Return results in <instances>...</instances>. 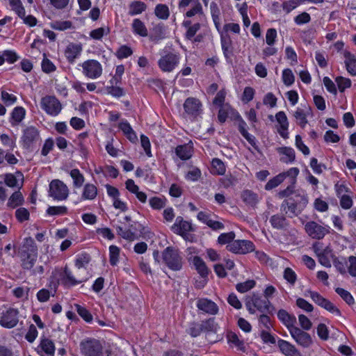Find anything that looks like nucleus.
Listing matches in <instances>:
<instances>
[{"label":"nucleus","mask_w":356,"mask_h":356,"mask_svg":"<svg viewBox=\"0 0 356 356\" xmlns=\"http://www.w3.org/2000/svg\"><path fill=\"white\" fill-rule=\"evenodd\" d=\"M165 264L171 270L177 271L182 268V257L178 249L172 246L167 247L162 252Z\"/></svg>","instance_id":"f257e3e1"},{"label":"nucleus","mask_w":356,"mask_h":356,"mask_svg":"<svg viewBox=\"0 0 356 356\" xmlns=\"http://www.w3.org/2000/svg\"><path fill=\"white\" fill-rule=\"evenodd\" d=\"M270 305V302L268 299L256 294L248 296L245 299V307L252 314L255 313V309L261 313H265L268 310Z\"/></svg>","instance_id":"f03ea898"},{"label":"nucleus","mask_w":356,"mask_h":356,"mask_svg":"<svg viewBox=\"0 0 356 356\" xmlns=\"http://www.w3.org/2000/svg\"><path fill=\"white\" fill-rule=\"evenodd\" d=\"M40 106L51 116H57L63 108L60 102L55 96L51 95L42 97L40 101Z\"/></svg>","instance_id":"7ed1b4c3"},{"label":"nucleus","mask_w":356,"mask_h":356,"mask_svg":"<svg viewBox=\"0 0 356 356\" xmlns=\"http://www.w3.org/2000/svg\"><path fill=\"white\" fill-rule=\"evenodd\" d=\"M81 66L83 69V74L88 78L95 79L102 74V66L101 63L93 59L84 61Z\"/></svg>","instance_id":"20e7f679"},{"label":"nucleus","mask_w":356,"mask_h":356,"mask_svg":"<svg viewBox=\"0 0 356 356\" xmlns=\"http://www.w3.org/2000/svg\"><path fill=\"white\" fill-rule=\"evenodd\" d=\"M81 353L86 356H99L102 353V346L99 341L90 339L81 342Z\"/></svg>","instance_id":"39448f33"},{"label":"nucleus","mask_w":356,"mask_h":356,"mask_svg":"<svg viewBox=\"0 0 356 356\" xmlns=\"http://www.w3.org/2000/svg\"><path fill=\"white\" fill-rule=\"evenodd\" d=\"M40 140V132L34 126H29L23 130L21 137L22 146L25 149H30Z\"/></svg>","instance_id":"423d86ee"},{"label":"nucleus","mask_w":356,"mask_h":356,"mask_svg":"<svg viewBox=\"0 0 356 356\" xmlns=\"http://www.w3.org/2000/svg\"><path fill=\"white\" fill-rule=\"evenodd\" d=\"M226 248L234 254H245L254 251V245L248 240H234L232 243L227 245Z\"/></svg>","instance_id":"0eeeda50"},{"label":"nucleus","mask_w":356,"mask_h":356,"mask_svg":"<svg viewBox=\"0 0 356 356\" xmlns=\"http://www.w3.org/2000/svg\"><path fill=\"white\" fill-rule=\"evenodd\" d=\"M69 194L67 186L58 179L53 180L49 184V195L55 200L67 199Z\"/></svg>","instance_id":"6e6552de"},{"label":"nucleus","mask_w":356,"mask_h":356,"mask_svg":"<svg viewBox=\"0 0 356 356\" xmlns=\"http://www.w3.org/2000/svg\"><path fill=\"white\" fill-rule=\"evenodd\" d=\"M179 58L178 54L169 52L162 56L159 60V67L163 72H170L178 65Z\"/></svg>","instance_id":"1a4fd4ad"},{"label":"nucleus","mask_w":356,"mask_h":356,"mask_svg":"<svg viewBox=\"0 0 356 356\" xmlns=\"http://www.w3.org/2000/svg\"><path fill=\"white\" fill-rule=\"evenodd\" d=\"M305 229L311 238L318 240L329 233L328 227H323L315 221L307 222L305 225Z\"/></svg>","instance_id":"9d476101"},{"label":"nucleus","mask_w":356,"mask_h":356,"mask_svg":"<svg viewBox=\"0 0 356 356\" xmlns=\"http://www.w3.org/2000/svg\"><path fill=\"white\" fill-rule=\"evenodd\" d=\"M305 296H309L312 300L321 307L326 310L340 315V311L330 300L321 296L318 292L308 290L305 292Z\"/></svg>","instance_id":"9b49d317"},{"label":"nucleus","mask_w":356,"mask_h":356,"mask_svg":"<svg viewBox=\"0 0 356 356\" xmlns=\"http://www.w3.org/2000/svg\"><path fill=\"white\" fill-rule=\"evenodd\" d=\"M289 332L295 341L303 348H309L313 343L310 334L298 327H292Z\"/></svg>","instance_id":"f8f14e48"},{"label":"nucleus","mask_w":356,"mask_h":356,"mask_svg":"<svg viewBox=\"0 0 356 356\" xmlns=\"http://www.w3.org/2000/svg\"><path fill=\"white\" fill-rule=\"evenodd\" d=\"M18 323V311L13 308L3 312L0 318V324L8 328L14 327Z\"/></svg>","instance_id":"ddd939ff"},{"label":"nucleus","mask_w":356,"mask_h":356,"mask_svg":"<svg viewBox=\"0 0 356 356\" xmlns=\"http://www.w3.org/2000/svg\"><path fill=\"white\" fill-rule=\"evenodd\" d=\"M196 305L199 310L210 315H215L218 312V305L207 298L198 299Z\"/></svg>","instance_id":"4468645a"},{"label":"nucleus","mask_w":356,"mask_h":356,"mask_svg":"<svg viewBox=\"0 0 356 356\" xmlns=\"http://www.w3.org/2000/svg\"><path fill=\"white\" fill-rule=\"evenodd\" d=\"M275 119L279 124L277 132L284 139L289 138V121L286 113L284 111H279L275 115Z\"/></svg>","instance_id":"2eb2a0df"},{"label":"nucleus","mask_w":356,"mask_h":356,"mask_svg":"<svg viewBox=\"0 0 356 356\" xmlns=\"http://www.w3.org/2000/svg\"><path fill=\"white\" fill-rule=\"evenodd\" d=\"M311 109L309 106H305L303 107H298L293 112V116L296 120L297 124L302 128H305L306 124L308 123L307 116L310 114Z\"/></svg>","instance_id":"dca6fc26"},{"label":"nucleus","mask_w":356,"mask_h":356,"mask_svg":"<svg viewBox=\"0 0 356 356\" xmlns=\"http://www.w3.org/2000/svg\"><path fill=\"white\" fill-rule=\"evenodd\" d=\"M192 229L191 223L184 220L181 216L177 217L175 224L172 226V230L182 236Z\"/></svg>","instance_id":"f3484780"},{"label":"nucleus","mask_w":356,"mask_h":356,"mask_svg":"<svg viewBox=\"0 0 356 356\" xmlns=\"http://www.w3.org/2000/svg\"><path fill=\"white\" fill-rule=\"evenodd\" d=\"M82 46L81 44L70 43L65 50V56L70 63H74L75 60L81 55Z\"/></svg>","instance_id":"a211bd4d"},{"label":"nucleus","mask_w":356,"mask_h":356,"mask_svg":"<svg viewBox=\"0 0 356 356\" xmlns=\"http://www.w3.org/2000/svg\"><path fill=\"white\" fill-rule=\"evenodd\" d=\"M201 103L199 99L193 97H188L184 104L185 111L191 115H197L201 110Z\"/></svg>","instance_id":"6ab92c4d"},{"label":"nucleus","mask_w":356,"mask_h":356,"mask_svg":"<svg viewBox=\"0 0 356 356\" xmlns=\"http://www.w3.org/2000/svg\"><path fill=\"white\" fill-rule=\"evenodd\" d=\"M280 209L289 217L293 218L297 216L301 213V210L298 207V205L290 198L288 200H284L281 204Z\"/></svg>","instance_id":"aec40b11"},{"label":"nucleus","mask_w":356,"mask_h":356,"mask_svg":"<svg viewBox=\"0 0 356 356\" xmlns=\"http://www.w3.org/2000/svg\"><path fill=\"white\" fill-rule=\"evenodd\" d=\"M277 318L288 328L289 332L292 327H296V326H295L296 323V317L289 314L286 310H279L277 312Z\"/></svg>","instance_id":"412c9836"},{"label":"nucleus","mask_w":356,"mask_h":356,"mask_svg":"<svg viewBox=\"0 0 356 356\" xmlns=\"http://www.w3.org/2000/svg\"><path fill=\"white\" fill-rule=\"evenodd\" d=\"M88 280L87 277H83L79 279H76L72 272L67 268H65L63 275V283L67 286H75L81 282H86Z\"/></svg>","instance_id":"4be33fe9"},{"label":"nucleus","mask_w":356,"mask_h":356,"mask_svg":"<svg viewBox=\"0 0 356 356\" xmlns=\"http://www.w3.org/2000/svg\"><path fill=\"white\" fill-rule=\"evenodd\" d=\"M343 55L348 72L352 76H356V57L349 51H345Z\"/></svg>","instance_id":"5701e85b"},{"label":"nucleus","mask_w":356,"mask_h":356,"mask_svg":"<svg viewBox=\"0 0 356 356\" xmlns=\"http://www.w3.org/2000/svg\"><path fill=\"white\" fill-rule=\"evenodd\" d=\"M243 201L248 206L254 207L259 201L258 195L250 190H245L241 193Z\"/></svg>","instance_id":"b1692460"},{"label":"nucleus","mask_w":356,"mask_h":356,"mask_svg":"<svg viewBox=\"0 0 356 356\" xmlns=\"http://www.w3.org/2000/svg\"><path fill=\"white\" fill-rule=\"evenodd\" d=\"M26 115V110L22 106L15 107L11 113L10 123L13 126L18 125Z\"/></svg>","instance_id":"393cba45"},{"label":"nucleus","mask_w":356,"mask_h":356,"mask_svg":"<svg viewBox=\"0 0 356 356\" xmlns=\"http://www.w3.org/2000/svg\"><path fill=\"white\" fill-rule=\"evenodd\" d=\"M270 222L273 227L277 229H285L289 225L286 218L280 214L272 216L270 218Z\"/></svg>","instance_id":"a878e982"},{"label":"nucleus","mask_w":356,"mask_h":356,"mask_svg":"<svg viewBox=\"0 0 356 356\" xmlns=\"http://www.w3.org/2000/svg\"><path fill=\"white\" fill-rule=\"evenodd\" d=\"M277 345L280 351L286 356H293L297 353L296 347L287 341L279 339Z\"/></svg>","instance_id":"bb28decb"},{"label":"nucleus","mask_w":356,"mask_h":356,"mask_svg":"<svg viewBox=\"0 0 356 356\" xmlns=\"http://www.w3.org/2000/svg\"><path fill=\"white\" fill-rule=\"evenodd\" d=\"M193 264L195 267L197 273L202 277H206L209 275V270L205 262L198 256L193 258Z\"/></svg>","instance_id":"cd10ccee"},{"label":"nucleus","mask_w":356,"mask_h":356,"mask_svg":"<svg viewBox=\"0 0 356 356\" xmlns=\"http://www.w3.org/2000/svg\"><path fill=\"white\" fill-rule=\"evenodd\" d=\"M119 128L130 141L135 142L137 140V136L127 121L121 122L119 124Z\"/></svg>","instance_id":"c85d7f7f"},{"label":"nucleus","mask_w":356,"mask_h":356,"mask_svg":"<svg viewBox=\"0 0 356 356\" xmlns=\"http://www.w3.org/2000/svg\"><path fill=\"white\" fill-rule=\"evenodd\" d=\"M40 346L42 352L45 354H41L42 356H53L55 352V346L53 341L49 339H43L40 341Z\"/></svg>","instance_id":"c756f323"},{"label":"nucleus","mask_w":356,"mask_h":356,"mask_svg":"<svg viewBox=\"0 0 356 356\" xmlns=\"http://www.w3.org/2000/svg\"><path fill=\"white\" fill-rule=\"evenodd\" d=\"M291 199L298 205V207H299L301 211H302L308 204L307 196L303 191H297Z\"/></svg>","instance_id":"7c9ffc66"},{"label":"nucleus","mask_w":356,"mask_h":356,"mask_svg":"<svg viewBox=\"0 0 356 356\" xmlns=\"http://www.w3.org/2000/svg\"><path fill=\"white\" fill-rule=\"evenodd\" d=\"M133 31L141 37H146L148 35V31L145 24L139 19H134L132 23Z\"/></svg>","instance_id":"2f4dec72"},{"label":"nucleus","mask_w":356,"mask_h":356,"mask_svg":"<svg viewBox=\"0 0 356 356\" xmlns=\"http://www.w3.org/2000/svg\"><path fill=\"white\" fill-rule=\"evenodd\" d=\"M277 152L285 156L281 159V161L284 163H292L295 160V151L291 147H279Z\"/></svg>","instance_id":"473e14b6"},{"label":"nucleus","mask_w":356,"mask_h":356,"mask_svg":"<svg viewBox=\"0 0 356 356\" xmlns=\"http://www.w3.org/2000/svg\"><path fill=\"white\" fill-rule=\"evenodd\" d=\"M202 331L206 333H215L218 330V324L215 322L214 318H211L201 323Z\"/></svg>","instance_id":"72a5a7b5"},{"label":"nucleus","mask_w":356,"mask_h":356,"mask_svg":"<svg viewBox=\"0 0 356 356\" xmlns=\"http://www.w3.org/2000/svg\"><path fill=\"white\" fill-rule=\"evenodd\" d=\"M175 153L181 160H187L192 155L191 147L188 145H179L175 149Z\"/></svg>","instance_id":"f704fd0d"},{"label":"nucleus","mask_w":356,"mask_h":356,"mask_svg":"<svg viewBox=\"0 0 356 356\" xmlns=\"http://www.w3.org/2000/svg\"><path fill=\"white\" fill-rule=\"evenodd\" d=\"M147 8V6L144 2L140 1H133L129 5V15L133 16L138 15L145 11Z\"/></svg>","instance_id":"c9c22d12"},{"label":"nucleus","mask_w":356,"mask_h":356,"mask_svg":"<svg viewBox=\"0 0 356 356\" xmlns=\"http://www.w3.org/2000/svg\"><path fill=\"white\" fill-rule=\"evenodd\" d=\"M97 194V190L95 185L87 184L84 186L82 198L84 200H94Z\"/></svg>","instance_id":"e433bc0d"},{"label":"nucleus","mask_w":356,"mask_h":356,"mask_svg":"<svg viewBox=\"0 0 356 356\" xmlns=\"http://www.w3.org/2000/svg\"><path fill=\"white\" fill-rule=\"evenodd\" d=\"M24 202V197L20 191H16L12 194L8 202V207L15 208L22 205Z\"/></svg>","instance_id":"4c0bfd02"},{"label":"nucleus","mask_w":356,"mask_h":356,"mask_svg":"<svg viewBox=\"0 0 356 356\" xmlns=\"http://www.w3.org/2000/svg\"><path fill=\"white\" fill-rule=\"evenodd\" d=\"M117 232L118 235L123 238L131 241L137 238V234L134 231H131V229H128L127 227L118 226Z\"/></svg>","instance_id":"58836bf2"},{"label":"nucleus","mask_w":356,"mask_h":356,"mask_svg":"<svg viewBox=\"0 0 356 356\" xmlns=\"http://www.w3.org/2000/svg\"><path fill=\"white\" fill-rule=\"evenodd\" d=\"M70 175L73 179L74 186L76 188L81 187L85 181V179L79 170L73 169L70 171Z\"/></svg>","instance_id":"ea45409f"},{"label":"nucleus","mask_w":356,"mask_h":356,"mask_svg":"<svg viewBox=\"0 0 356 356\" xmlns=\"http://www.w3.org/2000/svg\"><path fill=\"white\" fill-rule=\"evenodd\" d=\"M150 207L155 210H160L165 207L166 199L164 197H152L149 200Z\"/></svg>","instance_id":"a19ab883"},{"label":"nucleus","mask_w":356,"mask_h":356,"mask_svg":"<svg viewBox=\"0 0 356 356\" xmlns=\"http://www.w3.org/2000/svg\"><path fill=\"white\" fill-rule=\"evenodd\" d=\"M90 256L87 253H81L77 255L75 260V266L78 269L86 268L90 261Z\"/></svg>","instance_id":"79ce46f5"},{"label":"nucleus","mask_w":356,"mask_h":356,"mask_svg":"<svg viewBox=\"0 0 356 356\" xmlns=\"http://www.w3.org/2000/svg\"><path fill=\"white\" fill-rule=\"evenodd\" d=\"M1 99L6 106H9L15 104L17 98L13 94H10L7 91L1 90Z\"/></svg>","instance_id":"37998d69"},{"label":"nucleus","mask_w":356,"mask_h":356,"mask_svg":"<svg viewBox=\"0 0 356 356\" xmlns=\"http://www.w3.org/2000/svg\"><path fill=\"white\" fill-rule=\"evenodd\" d=\"M154 13L159 18L162 19H168L170 15L168 7L165 4H158L155 8Z\"/></svg>","instance_id":"c03bdc74"},{"label":"nucleus","mask_w":356,"mask_h":356,"mask_svg":"<svg viewBox=\"0 0 356 356\" xmlns=\"http://www.w3.org/2000/svg\"><path fill=\"white\" fill-rule=\"evenodd\" d=\"M10 5L19 17H24L25 9L20 0H10Z\"/></svg>","instance_id":"a18cd8bd"},{"label":"nucleus","mask_w":356,"mask_h":356,"mask_svg":"<svg viewBox=\"0 0 356 356\" xmlns=\"http://www.w3.org/2000/svg\"><path fill=\"white\" fill-rule=\"evenodd\" d=\"M120 255V248L116 245H112L109 247V261L111 265L116 266L118 262Z\"/></svg>","instance_id":"49530a36"},{"label":"nucleus","mask_w":356,"mask_h":356,"mask_svg":"<svg viewBox=\"0 0 356 356\" xmlns=\"http://www.w3.org/2000/svg\"><path fill=\"white\" fill-rule=\"evenodd\" d=\"M235 233L234 232H229L227 233L221 234L218 238V242L220 245L227 244L229 245L232 243L235 238Z\"/></svg>","instance_id":"de8ad7c7"},{"label":"nucleus","mask_w":356,"mask_h":356,"mask_svg":"<svg viewBox=\"0 0 356 356\" xmlns=\"http://www.w3.org/2000/svg\"><path fill=\"white\" fill-rule=\"evenodd\" d=\"M67 213V208L65 206H52L47 209L49 216H63Z\"/></svg>","instance_id":"09e8293b"},{"label":"nucleus","mask_w":356,"mask_h":356,"mask_svg":"<svg viewBox=\"0 0 356 356\" xmlns=\"http://www.w3.org/2000/svg\"><path fill=\"white\" fill-rule=\"evenodd\" d=\"M335 291L348 305H351L354 303V298L348 291L338 287Z\"/></svg>","instance_id":"8fccbe9b"},{"label":"nucleus","mask_w":356,"mask_h":356,"mask_svg":"<svg viewBox=\"0 0 356 356\" xmlns=\"http://www.w3.org/2000/svg\"><path fill=\"white\" fill-rule=\"evenodd\" d=\"M256 284L253 280H248L244 282L238 283L236 286V290L240 293H245L252 289Z\"/></svg>","instance_id":"3c124183"},{"label":"nucleus","mask_w":356,"mask_h":356,"mask_svg":"<svg viewBox=\"0 0 356 356\" xmlns=\"http://www.w3.org/2000/svg\"><path fill=\"white\" fill-rule=\"evenodd\" d=\"M284 179V175L280 174L270 179L265 186L266 190H271L279 186Z\"/></svg>","instance_id":"603ef678"},{"label":"nucleus","mask_w":356,"mask_h":356,"mask_svg":"<svg viewBox=\"0 0 356 356\" xmlns=\"http://www.w3.org/2000/svg\"><path fill=\"white\" fill-rule=\"evenodd\" d=\"M106 90L108 94L115 97L119 98L125 95L124 89L118 86H108Z\"/></svg>","instance_id":"864d4df0"},{"label":"nucleus","mask_w":356,"mask_h":356,"mask_svg":"<svg viewBox=\"0 0 356 356\" xmlns=\"http://www.w3.org/2000/svg\"><path fill=\"white\" fill-rule=\"evenodd\" d=\"M37 259L36 254H29L26 257L22 260V268L24 269L30 270L33 268Z\"/></svg>","instance_id":"5fc2aeb1"},{"label":"nucleus","mask_w":356,"mask_h":356,"mask_svg":"<svg viewBox=\"0 0 356 356\" xmlns=\"http://www.w3.org/2000/svg\"><path fill=\"white\" fill-rule=\"evenodd\" d=\"M335 81L340 92H343L346 88H349L352 83L350 79L343 76H337Z\"/></svg>","instance_id":"6e6d98bb"},{"label":"nucleus","mask_w":356,"mask_h":356,"mask_svg":"<svg viewBox=\"0 0 356 356\" xmlns=\"http://www.w3.org/2000/svg\"><path fill=\"white\" fill-rule=\"evenodd\" d=\"M108 28L100 27L90 31V36L95 40H101L104 35L108 34Z\"/></svg>","instance_id":"4d7b16f0"},{"label":"nucleus","mask_w":356,"mask_h":356,"mask_svg":"<svg viewBox=\"0 0 356 356\" xmlns=\"http://www.w3.org/2000/svg\"><path fill=\"white\" fill-rule=\"evenodd\" d=\"M203 14V10L201 3H200L199 0L194 3L193 6L191 9L188 10L185 15L187 17H192L195 16V15H202Z\"/></svg>","instance_id":"13d9d810"},{"label":"nucleus","mask_w":356,"mask_h":356,"mask_svg":"<svg viewBox=\"0 0 356 356\" xmlns=\"http://www.w3.org/2000/svg\"><path fill=\"white\" fill-rule=\"evenodd\" d=\"M15 217L20 222L29 220V211L24 207H20L15 211Z\"/></svg>","instance_id":"bf43d9fd"},{"label":"nucleus","mask_w":356,"mask_h":356,"mask_svg":"<svg viewBox=\"0 0 356 356\" xmlns=\"http://www.w3.org/2000/svg\"><path fill=\"white\" fill-rule=\"evenodd\" d=\"M282 81L283 83L289 86L292 85L295 81V76L290 69H285L282 72Z\"/></svg>","instance_id":"052dcab7"},{"label":"nucleus","mask_w":356,"mask_h":356,"mask_svg":"<svg viewBox=\"0 0 356 356\" xmlns=\"http://www.w3.org/2000/svg\"><path fill=\"white\" fill-rule=\"evenodd\" d=\"M212 166L215 172L218 175H224L225 172V166L224 163L219 159L215 158L212 160Z\"/></svg>","instance_id":"680f3d73"},{"label":"nucleus","mask_w":356,"mask_h":356,"mask_svg":"<svg viewBox=\"0 0 356 356\" xmlns=\"http://www.w3.org/2000/svg\"><path fill=\"white\" fill-rule=\"evenodd\" d=\"M210 9H211V16H212L213 22H214L216 28L218 29L219 26H220V22H219L220 11H219L217 4L215 2H212L210 6Z\"/></svg>","instance_id":"e2e57ef3"},{"label":"nucleus","mask_w":356,"mask_h":356,"mask_svg":"<svg viewBox=\"0 0 356 356\" xmlns=\"http://www.w3.org/2000/svg\"><path fill=\"white\" fill-rule=\"evenodd\" d=\"M154 41H159L164 38V30L163 26L158 25L153 29V33L150 36Z\"/></svg>","instance_id":"0e129e2a"},{"label":"nucleus","mask_w":356,"mask_h":356,"mask_svg":"<svg viewBox=\"0 0 356 356\" xmlns=\"http://www.w3.org/2000/svg\"><path fill=\"white\" fill-rule=\"evenodd\" d=\"M131 49L126 45L120 47L116 52V56L120 59L127 58L132 54Z\"/></svg>","instance_id":"69168bd1"},{"label":"nucleus","mask_w":356,"mask_h":356,"mask_svg":"<svg viewBox=\"0 0 356 356\" xmlns=\"http://www.w3.org/2000/svg\"><path fill=\"white\" fill-rule=\"evenodd\" d=\"M187 332L193 337L199 336L202 332L201 323H191Z\"/></svg>","instance_id":"338daca9"},{"label":"nucleus","mask_w":356,"mask_h":356,"mask_svg":"<svg viewBox=\"0 0 356 356\" xmlns=\"http://www.w3.org/2000/svg\"><path fill=\"white\" fill-rule=\"evenodd\" d=\"M76 312L86 321L90 322L92 320V316L90 313L83 307L76 305Z\"/></svg>","instance_id":"774afa93"}]
</instances>
